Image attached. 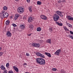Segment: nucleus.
Segmentation results:
<instances>
[{"mask_svg":"<svg viewBox=\"0 0 73 73\" xmlns=\"http://www.w3.org/2000/svg\"><path fill=\"white\" fill-rule=\"evenodd\" d=\"M36 62L40 65H44L45 64V60L42 58H37L36 59Z\"/></svg>","mask_w":73,"mask_h":73,"instance_id":"f257e3e1","label":"nucleus"},{"mask_svg":"<svg viewBox=\"0 0 73 73\" xmlns=\"http://www.w3.org/2000/svg\"><path fill=\"white\" fill-rule=\"evenodd\" d=\"M17 11L19 13L22 14L24 12V9L22 7H19L17 9Z\"/></svg>","mask_w":73,"mask_h":73,"instance_id":"f03ea898","label":"nucleus"},{"mask_svg":"<svg viewBox=\"0 0 73 73\" xmlns=\"http://www.w3.org/2000/svg\"><path fill=\"white\" fill-rule=\"evenodd\" d=\"M60 17L59 16L56 14H55L53 15V19L54 21H58Z\"/></svg>","mask_w":73,"mask_h":73,"instance_id":"7ed1b4c3","label":"nucleus"},{"mask_svg":"<svg viewBox=\"0 0 73 73\" xmlns=\"http://www.w3.org/2000/svg\"><path fill=\"white\" fill-rule=\"evenodd\" d=\"M33 45L34 47H36V48H40V44L36 43H33Z\"/></svg>","mask_w":73,"mask_h":73,"instance_id":"20e7f679","label":"nucleus"},{"mask_svg":"<svg viewBox=\"0 0 73 73\" xmlns=\"http://www.w3.org/2000/svg\"><path fill=\"white\" fill-rule=\"evenodd\" d=\"M36 54L37 56H40V57H42V58H44L45 57V56L44 54H42L39 52L36 53Z\"/></svg>","mask_w":73,"mask_h":73,"instance_id":"39448f33","label":"nucleus"},{"mask_svg":"<svg viewBox=\"0 0 73 73\" xmlns=\"http://www.w3.org/2000/svg\"><path fill=\"white\" fill-rule=\"evenodd\" d=\"M61 49H59L56 51L54 53L55 55H57V56H58L60 53H61Z\"/></svg>","mask_w":73,"mask_h":73,"instance_id":"423d86ee","label":"nucleus"},{"mask_svg":"<svg viewBox=\"0 0 73 73\" xmlns=\"http://www.w3.org/2000/svg\"><path fill=\"white\" fill-rule=\"evenodd\" d=\"M20 28L21 29L24 30L25 28V25L24 24H22L20 25Z\"/></svg>","mask_w":73,"mask_h":73,"instance_id":"0eeeda50","label":"nucleus"},{"mask_svg":"<svg viewBox=\"0 0 73 73\" xmlns=\"http://www.w3.org/2000/svg\"><path fill=\"white\" fill-rule=\"evenodd\" d=\"M6 36L8 37H11L12 36V34L10 31H8L6 33Z\"/></svg>","mask_w":73,"mask_h":73,"instance_id":"6e6552de","label":"nucleus"},{"mask_svg":"<svg viewBox=\"0 0 73 73\" xmlns=\"http://www.w3.org/2000/svg\"><path fill=\"white\" fill-rule=\"evenodd\" d=\"M40 17L41 19H43V20H47V17L44 15H42Z\"/></svg>","mask_w":73,"mask_h":73,"instance_id":"1a4fd4ad","label":"nucleus"},{"mask_svg":"<svg viewBox=\"0 0 73 73\" xmlns=\"http://www.w3.org/2000/svg\"><path fill=\"white\" fill-rule=\"evenodd\" d=\"M33 21V19L32 17H29L28 20V23H31V22H32Z\"/></svg>","mask_w":73,"mask_h":73,"instance_id":"9d476101","label":"nucleus"},{"mask_svg":"<svg viewBox=\"0 0 73 73\" xmlns=\"http://www.w3.org/2000/svg\"><path fill=\"white\" fill-rule=\"evenodd\" d=\"M13 68L17 72H19V68L16 66H13Z\"/></svg>","mask_w":73,"mask_h":73,"instance_id":"9b49d317","label":"nucleus"},{"mask_svg":"<svg viewBox=\"0 0 73 73\" xmlns=\"http://www.w3.org/2000/svg\"><path fill=\"white\" fill-rule=\"evenodd\" d=\"M3 14L4 15V17H8V16H9V14L7 13H4L3 12Z\"/></svg>","mask_w":73,"mask_h":73,"instance_id":"f8f14e48","label":"nucleus"},{"mask_svg":"<svg viewBox=\"0 0 73 73\" xmlns=\"http://www.w3.org/2000/svg\"><path fill=\"white\" fill-rule=\"evenodd\" d=\"M56 14H58V15H60V16H61V13H62V12L61 11H56Z\"/></svg>","mask_w":73,"mask_h":73,"instance_id":"ddd939ff","label":"nucleus"},{"mask_svg":"<svg viewBox=\"0 0 73 73\" xmlns=\"http://www.w3.org/2000/svg\"><path fill=\"white\" fill-rule=\"evenodd\" d=\"M19 16H20V14H16L14 18L15 20H17Z\"/></svg>","mask_w":73,"mask_h":73,"instance_id":"4468645a","label":"nucleus"},{"mask_svg":"<svg viewBox=\"0 0 73 73\" xmlns=\"http://www.w3.org/2000/svg\"><path fill=\"white\" fill-rule=\"evenodd\" d=\"M0 16L1 19H3L4 17V13L3 12L2 13H0Z\"/></svg>","mask_w":73,"mask_h":73,"instance_id":"2eb2a0df","label":"nucleus"},{"mask_svg":"<svg viewBox=\"0 0 73 73\" xmlns=\"http://www.w3.org/2000/svg\"><path fill=\"white\" fill-rule=\"evenodd\" d=\"M45 54L46 55L49 57H51V54L50 53H48V52H45Z\"/></svg>","mask_w":73,"mask_h":73,"instance_id":"dca6fc26","label":"nucleus"},{"mask_svg":"<svg viewBox=\"0 0 73 73\" xmlns=\"http://www.w3.org/2000/svg\"><path fill=\"white\" fill-rule=\"evenodd\" d=\"M56 24H57L58 25H59V26H62V25H63V24H62V23H58V22L56 21Z\"/></svg>","mask_w":73,"mask_h":73,"instance_id":"f3484780","label":"nucleus"},{"mask_svg":"<svg viewBox=\"0 0 73 73\" xmlns=\"http://www.w3.org/2000/svg\"><path fill=\"white\" fill-rule=\"evenodd\" d=\"M29 9L30 12L32 13V6H30L29 7Z\"/></svg>","mask_w":73,"mask_h":73,"instance_id":"a211bd4d","label":"nucleus"},{"mask_svg":"<svg viewBox=\"0 0 73 73\" xmlns=\"http://www.w3.org/2000/svg\"><path fill=\"white\" fill-rule=\"evenodd\" d=\"M68 20L73 21V17H72L70 16H68Z\"/></svg>","mask_w":73,"mask_h":73,"instance_id":"6ab92c4d","label":"nucleus"},{"mask_svg":"<svg viewBox=\"0 0 73 73\" xmlns=\"http://www.w3.org/2000/svg\"><path fill=\"white\" fill-rule=\"evenodd\" d=\"M46 42L49 44H51L52 43L51 42V39H49L47 40Z\"/></svg>","mask_w":73,"mask_h":73,"instance_id":"aec40b11","label":"nucleus"},{"mask_svg":"<svg viewBox=\"0 0 73 73\" xmlns=\"http://www.w3.org/2000/svg\"><path fill=\"white\" fill-rule=\"evenodd\" d=\"M10 23V21L8 20H7L5 22V24L6 25H9V24Z\"/></svg>","mask_w":73,"mask_h":73,"instance_id":"412c9836","label":"nucleus"},{"mask_svg":"<svg viewBox=\"0 0 73 73\" xmlns=\"http://www.w3.org/2000/svg\"><path fill=\"white\" fill-rule=\"evenodd\" d=\"M29 28L30 29H32L33 28V26L32 25L30 24L29 26Z\"/></svg>","mask_w":73,"mask_h":73,"instance_id":"4be33fe9","label":"nucleus"},{"mask_svg":"<svg viewBox=\"0 0 73 73\" xmlns=\"http://www.w3.org/2000/svg\"><path fill=\"white\" fill-rule=\"evenodd\" d=\"M36 30L37 31L40 32V31H41V28H40V27H39Z\"/></svg>","mask_w":73,"mask_h":73,"instance_id":"5701e85b","label":"nucleus"},{"mask_svg":"<svg viewBox=\"0 0 73 73\" xmlns=\"http://www.w3.org/2000/svg\"><path fill=\"white\" fill-rule=\"evenodd\" d=\"M1 68L2 70H6L5 69V67H4V66L3 65H2L1 67Z\"/></svg>","mask_w":73,"mask_h":73,"instance_id":"b1692460","label":"nucleus"},{"mask_svg":"<svg viewBox=\"0 0 73 73\" xmlns=\"http://www.w3.org/2000/svg\"><path fill=\"white\" fill-rule=\"evenodd\" d=\"M63 28L64 30H65V31H69V29H68L67 28V27H66L65 26H64L63 27Z\"/></svg>","mask_w":73,"mask_h":73,"instance_id":"393cba45","label":"nucleus"},{"mask_svg":"<svg viewBox=\"0 0 73 73\" xmlns=\"http://www.w3.org/2000/svg\"><path fill=\"white\" fill-rule=\"evenodd\" d=\"M3 9L4 10H5V11H6V10H7L8 8L7 7H6V6H4L3 7Z\"/></svg>","mask_w":73,"mask_h":73,"instance_id":"a878e982","label":"nucleus"},{"mask_svg":"<svg viewBox=\"0 0 73 73\" xmlns=\"http://www.w3.org/2000/svg\"><path fill=\"white\" fill-rule=\"evenodd\" d=\"M68 36L69 37V38H70L72 39V38L73 37V36L71 34H70V35H68Z\"/></svg>","mask_w":73,"mask_h":73,"instance_id":"bb28decb","label":"nucleus"},{"mask_svg":"<svg viewBox=\"0 0 73 73\" xmlns=\"http://www.w3.org/2000/svg\"><path fill=\"white\" fill-rule=\"evenodd\" d=\"M37 4L38 5H41V2L39 1H38L37 2Z\"/></svg>","mask_w":73,"mask_h":73,"instance_id":"cd10ccee","label":"nucleus"},{"mask_svg":"<svg viewBox=\"0 0 73 73\" xmlns=\"http://www.w3.org/2000/svg\"><path fill=\"white\" fill-rule=\"evenodd\" d=\"M12 25L13 27H17V25H16V24H15V23H13L12 24Z\"/></svg>","mask_w":73,"mask_h":73,"instance_id":"c85d7f7f","label":"nucleus"},{"mask_svg":"<svg viewBox=\"0 0 73 73\" xmlns=\"http://www.w3.org/2000/svg\"><path fill=\"white\" fill-rule=\"evenodd\" d=\"M8 73H14V72L12 70H10L9 71Z\"/></svg>","mask_w":73,"mask_h":73,"instance_id":"c756f323","label":"nucleus"},{"mask_svg":"<svg viewBox=\"0 0 73 73\" xmlns=\"http://www.w3.org/2000/svg\"><path fill=\"white\" fill-rule=\"evenodd\" d=\"M3 52H0V56H3Z\"/></svg>","mask_w":73,"mask_h":73,"instance_id":"7c9ffc66","label":"nucleus"},{"mask_svg":"<svg viewBox=\"0 0 73 73\" xmlns=\"http://www.w3.org/2000/svg\"><path fill=\"white\" fill-rule=\"evenodd\" d=\"M9 65V63H7L6 64V67H8V66Z\"/></svg>","mask_w":73,"mask_h":73,"instance_id":"2f4dec72","label":"nucleus"},{"mask_svg":"<svg viewBox=\"0 0 73 73\" xmlns=\"http://www.w3.org/2000/svg\"><path fill=\"white\" fill-rule=\"evenodd\" d=\"M52 70L53 71H56V70H57V69L56 68H52Z\"/></svg>","mask_w":73,"mask_h":73,"instance_id":"473e14b6","label":"nucleus"},{"mask_svg":"<svg viewBox=\"0 0 73 73\" xmlns=\"http://www.w3.org/2000/svg\"><path fill=\"white\" fill-rule=\"evenodd\" d=\"M4 72H3V73H8V71H7V70H4Z\"/></svg>","mask_w":73,"mask_h":73,"instance_id":"72a5a7b5","label":"nucleus"},{"mask_svg":"<svg viewBox=\"0 0 73 73\" xmlns=\"http://www.w3.org/2000/svg\"><path fill=\"white\" fill-rule=\"evenodd\" d=\"M68 27H69L70 28H72V26L70 24L69 25H68Z\"/></svg>","mask_w":73,"mask_h":73,"instance_id":"f704fd0d","label":"nucleus"},{"mask_svg":"<svg viewBox=\"0 0 73 73\" xmlns=\"http://www.w3.org/2000/svg\"><path fill=\"white\" fill-rule=\"evenodd\" d=\"M26 55L27 56H29V54L27 53V52L26 53Z\"/></svg>","mask_w":73,"mask_h":73,"instance_id":"c9c22d12","label":"nucleus"},{"mask_svg":"<svg viewBox=\"0 0 73 73\" xmlns=\"http://www.w3.org/2000/svg\"><path fill=\"white\" fill-rule=\"evenodd\" d=\"M66 25H67L68 27V26H69V24H70V23H68V22H66Z\"/></svg>","mask_w":73,"mask_h":73,"instance_id":"e433bc0d","label":"nucleus"},{"mask_svg":"<svg viewBox=\"0 0 73 73\" xmlns=\"http://www.w3.org/2000/svg\"><path fill=\"white\" fill-rule=\"evenodd\" d=\"M70 34H71V35H73V32L72 31H70Z\"/></svg>","mask_w":73,"mask_h":73,"instance_id":"4c0bfd02","label":"nucleus"},{"mask_svg":"<svg viewBox=\"0 0 73 73\" xmlns=\"http://www.w3.org/2000/svg\"><path fill=\"white\" fill-rule=\"evenodd\" d=\"M61 72L62 73H65V71L63 70Z\"/></svg>","mask_w":73,"mask_h":73,"instance_id":"58836bf2","label":"nucleus"},{"mask_svg":"<svg viewBox=\"0 0 73 73\" xmlns=\"http://www.w3.org/2000/svg\"><path fill=\"white\" fill-rule=\"evenodd\" d=\"M58 3H61V1H60V0H59L58 1Z\"/></svg>","mask_w":73,"mask_h":73,"instance_id":"ea45409f","label":"nucleus"},{"mask_svg":"<svg viewBox=\"0 0 73 73\" xmlns=\"http://www.w3.org/2000/svg\"><path fill=\"white\" fill-rule=\"evenodd\" d=\"M49 29H50V30L52 32V28H50Z\"/></svg>","mask_w":73,"mask_h":73,"instance_id":"a19ab883","label":"nucleus"},{"mask_svg":"<svg viewBox=\"0 0 73 73\" xmlns=\"http://www.w3.org/2000/svg\"><path fill=\"white\" fill-rule=\"evenodd\" d=\"M27 3H29V1H30V0H27Z\"/></svg>","mask_w":73,"mask_h":73,"instance_id":"79ce46f5","label":"nucleus"},{"mask_svg":"<svg viewBox=\"0 0 73 73\" xmlns=\"http://www.w3.org/2000/svg\"><path fill=\"white\" fill-rule=\"evenodd\" d=\"M23 66H24V65H26L27 66V63H25L23 64Z\"/></svg>","mask_w":73,"mask_h":73,"instance_id":"37998d69","label":"nucleus"},{"mask_svg":"<svg viewBox=\"0 0 73 73\" xmlns=\"http://www.w3.org/2000/svg\"><path fill=\"white\" fill-rule=\"evenodd\" d=\"M15 1H17V2L18 3L19 2V0H15Z\"/></svg>","mask_w":73,"mask_h":73,"instance_id":"c03bdc74","label":"nucleus"},{"mask_svg":"<svg viewBox=\"0 0 73 73\" xmlns=\"http://www.w3.org/2000/svg\"><path fill=\"white\" fill-rule=\"evenodd\" d=\"M28 36H31V34H28Z\"/></svg>","mask_w":73,"mask_h":73,"instance_id":"a18cd8bd","label":"nucleus"},{"mask_svg":"<svg viewBox=\"0 0 73 73\" xmlns=\"http://www.w3.org/2000/svg\"><path fill=\"white\" fill-rule=\"evenodd\" d=\"M65 2V0H62V2Z\"/></svg>","mask_w":73,"mask_h":73,"instance_id":"49530a36","label":"nucleus"},{"mask_svg":"<svg viewBox=\"0 0 73 73\" xmlns=\"http://www.w3.org/2000/svg\"><path fill=\"white\" fill-rule=\"evenodd\" d=\"M13 17L12 16H11V17L10 18L11 19H12V18H13Z\"/></svg>","mask_w":73,"mask_h":73,"instance_id":"de8ad7c7","label":"nucleus"},{"mask_svg":"<svg viewBox=\"0 0 73 73\" xmlns=\"http://www.w3.org/2000/svg\"><path fill=\"white\" fill-rule=\"evenodd\" d=\"M1 50V47H0V50Z\"/></svg>","mask_w":73,"mask_h":73,"instance_id":"09e8293b","label":"nucleus"},{"mask_svg":"<svg viewBox=\"0 0 73 73\" xmlns=\"http://www.w3.org/2000/svg\"><path fill=\"white\" fill-rule=\"evenodd\" d=\"M72 40H73V36H72Z\"/></svg>","mask_w":73,"mask_h":73,"instance_id":"8fccbe9b","label":"nucleus"},{"mask_svg":"<svg viewBox=\"0 0 73 73\" xmlns=\"http://www.w3.org/2000/svg\"><path fill=\"white\" fill-rule=\"evenodd\" d=\"M62 16H63V15H62Z\"/></svg>","mask_w":73,"mask_h":73,"instance_id":"3c124183","label":"nucleus"}]
</instances>
